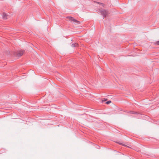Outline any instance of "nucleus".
<instances>
[{
	"mask_svg": "<svg viewBox=\"0 0 159 159\" xmlns=\"http://www.w3.org/2000/svg\"><path fill=\"white\" fill-rule=\"evenodd\" d=\"M111 102V101H107V102H106V103L107 104H110Z\"/></svg>",
	"mask_w": 159,
	"mask_h": 159,
	"instance_id": "6e6552de",
	"label": "nucleus"
},
{
	"mask_svg": "<svg viewBox=\"0 0 159 159\" xmlns=\"http://www.w3.org/2000/svg\"><path fill=\"white\" fill-rule=\"evenodd\" d=\"M99 12L103 16V19H104V18L106 17L108 13V11L107 10L104 9L99 10Z\"/></svg>",
	"mask_w": 159,
	"mask_h": 159,
	"instance_id": "f257e3e1",
	"label": "nucleus"
},
{
	"mask_svg": "<svg viewBox=\"0 0 159 159\" xmlns=\"http://www.w3.org/2000/svg\"><path fill=\"white\" fill-rule=\"evenodd\" d=\"M107 100V99H105L104 100H102V102H104L106 101Z\"/></svg>",
	"mask_w": 159,
	"mask_h": 159,
	"instance_id": "9d476101",
	"label": "nucleus"
},
{
	"mask_svg": "<svg viewBox=\"0 0 159 159\" xmlns=\"http://www.w3.org/2000/svg\"><path fill=\"white\" fill-rule=\"evenodd\" d=\"M67 18H68L70 21H73L78 24H80V22L79 21L76 20L75 19L72 17L68 16L67 17Z\"/></svg>",
	"mask_w": 159,
	"mask_h": 159,
	"instance_id": "f03ea898",
	"label": "nucleus"
},
{
	"mask_svg": "<svg viewBox=\"0 0 159 159\" xmlns=\"http://www.w3.org/2000/svg\"><path fill=\"white\" fill-rule=\"evenodd\" d=\"M156 44L157 45H159V41H157V42H156Z\"/></svg>",
	"mask_w": 159,
	"mask_h": 159,
	"instance_id": "9b49d317",
	"label": "nucleus"
},
{
	"mask_svg": "<svg viewBox=\"0 0 159 159\" xmlns=\"http://www.w3.org/2000/svg\"><path fill=\"white\" fill-rule=\"evenodd\" d=\"M2 149L3 150V151H2V152L0 151V153H2L3 152H6V149L5 148H2L1 149V150H2ZM0 151H1V150H0Z\"/></svg>",
	"mask_w": 159,
	"mask_h": 159,
	"instance_id": "423d86ee",
	"label": "nucleus"
},
{
	"mask_svg": "<svg viewBox=\"0 0 159 159\" xmlns=\"http://www.w3.org/2000/svg\"><path fill=\"white\" fill-rule=\"evenodd\" d=\"M78 46V43H72L71 45V46L72 47H77Z\"/></svg>",
	"mask_w": 159,
	"mask_h": 159,
	"instance_id": "39448f33",
	"label": "nucleus"
},
{
	"mask_svg": "<svg viewBox=\"0 0 159 159\" xmlns=\"http://www.w3.org/2000/svg\"><path fill=\"white\" fill-rule=\"evenodd\" d=\"M24 52V50H19L16 52V56L18 57H20L23 55Z\"/></svg>",
	"mask_w": 159,
	"mask_h": 159,
	"instance_id": "7ed1b4c3",
	"label": "nucleus"
},
{
	"mask_svg": "<svg viewBox=\"0 0 159 159\" xmlns=\"http://www.w3.org/2000/svg\"><path fill=\"white\" fill-rule=\"evenodd\" d=\"M117 143H118V144H120L121 145H122L124 146H125V145L123 144L122 143H119V142H117Z\"/></svg>",
	"mask_w": 159,
	"mask_h": 159,
	"instance_id": "1a4fd4ad",
	"label": "nucleus"
},
{
	"mask_svg": "<svg viewBox=\"0 0 159 159\" xmlns=\"http://www.w3.org/2000/svg\"><path fill=\"white\" fill-rule=\"evenodd\" d=\"M8 16L5 13H3L2 14V17L3 19L5 20H6L7 19V16Z\"/></svg>",
	"mask_w": 159,
	"mask_h": 159,
	"instance_id": "20e7f679",
	"label": "nucleus"
},
{
	"mask_svg": "<svg viewBox=\"0 0 159 159\" xmlns=\"http://www.w3.org/2000/svg\"><path fill=\"white\" fill-rule=\"evenodd\" d=\"M129 113L130 114H136L137 113L135 111H130L129 112Z\"/></svg>",
	"mask_w": 159,
	"mask_h": 159,
	"instance_id": "0eeeda50",
	"label": "nucleus"
}]
</instances>
